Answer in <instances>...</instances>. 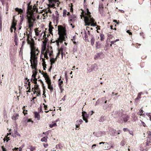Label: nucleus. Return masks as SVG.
<instances>
[{
	"label": "nucleus",
	"instance_id": "bf43d9fd",
	"mask_svg": "<svg viewBox=\"0 0 151 151\" xmlns=\"http://www.w3.org/2000/svg\"><path fill=\"white\" fill-rule=\"evenodd\" d=\"M123 130L124 132L127 131H129V130L127 128H124Z\"/></svg>",
	"mask_w": 151,
	"mask_h": 151
},
{
	"label": "nucleus",
	"instance_id": "69168bd1",
	"mask_svg": "<svg viewBox=\"0 0 151 151\" xmlns=\"http://www.w3.org/2000/svg\"><path fill=\"white\" fill-rule=\"evenodd\" d=\"M49 31L50 32L51 34V32H52V28H50L49 29Z\"/></svg>",
	"mask_w": 151,
	"mask_h": 151
},
{
	"label": "nucleus",
	"instance_id": "c9c22d12",
	"mask_svg": "<svg viewBox=\"0 0 151 151\" xmlns=\"http://www.w3.org/2000/svg\"><path fill=\"white\" fill-rule=\"evenodd\" d=\"M119 41V39H117L115 40H114L113 41H111V44H114L115 42H116L118 41Z\"/></svg>",
	"mask_w": 151,
	"mask_h": 151
},
{
	"label": "nucleus",
	"instance_id": "b1692460",
	"mask_svg": "<svg viewBox=\"0 0 151 151\" xmlns=\"http://www.w3.org/2000/svg\"><path fill=\"white\" fill-rule=\"evenodd\" d=\"M38 29V28L35 29V35L37 36H38L40 35V32L41 31H39Z\"/></svg>",
	"mask_w": 151,
	"mask_h": 151
},
{
	"label": "nucleus",
	"instance_id": "f8f14e48",
	"mask_svg": "<svg viewBox=\"0 0 151 151\" xmlns=\"http://www.w3.org/2000/svg\"><path fill=\"white\" fill-rule=\"evenodd\" d=\"M98 67L97 65L96 64L93 65L91 66V71L90 72H91L92 70H96L98 69Z\"/></svg>",
	"mask_w": 151,
	"mask_h": 151
},
{
	"label": "nucleus",
	"instance_id": "6e6d98bb",
	"mask_svg": "<svg viewBox=\"0 0 151 151\" xmlns=\"http://www.w3.org/2000/svg\"><path fill=\"white\" fill-rule=\"evenodd\" d=\"M26 120H27V122H30L31 121V120L30 119H24V121H26Z\"/></svg>",
	"mask_w": 151,
	"mask_h": 151
},
{
	"label": "nucleus",
	"instance_id": "ddd939ff",
	"mask_svg": "<svg viewBox=\"0 0 151 151\" xmlns=\"http://www.w3.org/2000/svg\"><path fill=\"white\" fill-rule=\"evenodd\" d=\"M60 51L61 52V54L62 55V57L63 58V48L62 47H61L60 49V50H58V52L57 54V55H56V57H58L59 55L60 54Z\"/></svg>",
	"mask_w": 151,
	"mask_h": 151
},
{
	"label": "nucleus",
	"instance_id": "4c0bfd02",
	"mask_svg": "<svg viewBox=\"0 0 151 151\" xmlns=\"http://www.w3.org/2000/svg\"><path fill=\"white\" fill-rule=\"evenodd\" d=\"M99 42H96V47L97 49H98L100 47V44H99Z\"/></svg>",
	"mask_w": 151,
	"mask_h": 151
},
{
	"label": "nucleus",
	"instance_id": "423d86ee",
	"mask_svg": "<svg viewBox=\"0 0 151 151\" xmlns=\"http://www.w3.org/2000/svg\"><path fill=\"white\" fill-rule=\"evenodd\" d=\"M82 116L83 120L85 121L86 123H87L88 122L87 119L88 117V114L84 111L82 112Z\"/></svg>",
	"mask_w": 151,
	"mask_h": 151
},
{
	"label": "nucleus",
	"instance_id": "f03ea898",
	"mask_svg": "<svg viewBox=\"0 0 151 151\" xmlns=\"http://www.w3.org/2000/svg\"><path fill=\"white\" fill-rule=\"evenodd\" d=\"M30 4L31 2H29L27 4L26 12L27 14V22L30 30H31V28L33 27V23L35 20L34 12L35 11L36 12H37L38 11L35 5L32 7V5H30Z\"/></svg>",
	"mask_w": 151,
	"mask_h": 151
},
{
	"label": "nucleus",
	"instance_id": "37998d69",
	"mask_svg": "<svg viewBox=\"0 0 151 151\" xmlns=\"http://www.w3.org/2000/svg\"><path fill=\"white\" fill-rule=\"evenodd\" d=\"M43 76L45 78V79H47V78H48V76L47 74V73H45L43 74Z\"/></svg>",
	"mask_w": 151,
	"mask_h": 151
},
{
	"label": "nucleus",
	"instance_id": "774afa93",
	"mask_svg": "<svg viewBox=\"0 0 151 151\" xmlns=\"http://www.w3.org/2000/svg\"><path fill=\"white\" fill-rule=\"evenodd\" d=\"M109 147V148H110V149L111 148H114V147L113 146V145H111V146L110 147Z\"/></svg>",
	"mask_w": 151,
	"mask_h": 151
},
{
	"label": "nucleus",
	"instance_id": "680f3d73",
	"mask_svg": "<svg viewBox=\"0 0 151 151\" xmlns=\"http://www.w3.org/2000/svg\"><path fill=\"white\" fill-rule=\"evenodd\" d=\"M66 95H65L63 98L62 99V100L63 101H65V97H66Z\"/></svg>",
	"mask_w": 151,
	"mask_h": 151
},
{
	"label": "nucleus",
	"instance_id": "09e8293b",
	"mask_svg": "<svg viewBox=\"0 0 151 151\" xmlns=\"http://www.w3.org/2000/svg\"><path fill=\"white\" fill-rule=\"evenodd\" d=\"M140 121L141 122L142 124L143 125V126L144 127H146V124L144 122H142V121L141 120H140Z\"/></svg>",
	"mask_w": 151,
	"mask_h": 151
},
{
	"label": "nucleus",
	"instance_id": "412c9836",
	"mask_svg": "<svg viewBox=\"0 0 151 151\" xmlns=\"http://www.w3.org/2000/svg\"><path fill=\"white\" fill-rule=\"evenodd\" d=\"M57 58H52L51 59H50V61L51 62V65L52 66L53 63H55V61L56 60Z\"/></svg>",
	"mask_w": 151,
	"mask_h": 151
},
{
	"label": "nucleus",
	"instance_id": "e2e57ef3",
	"mask_svg": "<svg viewBox=\"0 0 151 151\" xmlns=\"http://www.w3.org/2000/svg\"><path fill=\"white\" fill-rule=\"evenodd\" d=\"M59 4H60V2H56V3L55 4L56 5H56L57 7H58V6H59Z\"/></svg>",
	"mask_w": 151,
	"mask_h": 151
},
{
	"label": "nucleus",
	"instance_id": "052dcab7",
	"mask_svg": "<svg viewBox=\"0 0 151 151\" xmlns=\"http://www.w3.org/2000/svg\"><path fill=\"white\" fill-rule=\"evenodd\" d=\"M151 114L150 113H147L146 114V115L148 116L149 118L150 116H151V115H150Z\"/></svg>",
	"mask_w": 151,
	"mask_h": 151
},
{
	"label": "nucleus",
	"instance_id": "de8ad7c7",
	"mask_svg": "<svg viewBox=\"0 0 151 151\" xmlns=\"http://www.w3.org/2000/svg\"><path fill=\"white\" fill-rule=\"evenodd\" d=\"M55 14H56V19H57V18L58 19L59 17L57 11H56V12L55 13Z\"/></svg>",
	"mask_w": 151,
	"mask_h": 151
},
{
	"label": "nucleus",
	"instance_id": "2f4dec72",
	"mask_svg": "<svg viewBox=\"0 0 151 151\" xmlns=\"http://www.w3.org/2000/svg\"><path fill=\"white\" fill-rule=\"evenodd\" d=\"M143 110H142V108L140 109L139 110V112H138L139 114L141 116V115L143 116V115H144V114H143Z\"/></svg>",
	"mask_w": 151,
	"mask_h": 151
},
{
	"label": "nucleus",
	"instance_id": "58836bf2",
	"mask_svg": "<svg viewBox=\"0 0 151 151\" xmlns=\"http://www.w3.org/2000/svg\"><path fill=\"white\" fill-rule=\"evenodd\" d=\"M14 29V30L15 31L16 29V28L15 27H14L12 26H11L10 28V31L11 32H13V29Z\"/></svg>",
	"mask_w": 151,
	"mask_h": 151
},
{
	"label": "nucleus",
	"instance_id": "338daca9",
	"mask_svg": "<svg viewBox=\"0 0 151 151\" xmlns=\"http://www.w3.org/2000/svg\"><path fill=\"white\" fill-rule=\"evenodd\" d=\"M127 33H128L129 34V35H130L132 34V33L131 32H129V30H127Z\"/></svg>",
	"mask_w": 151,
	"mask_h": 151
},
{
	"label": "nucleus",
	"instance_id": "a19ab883",
	"mask_svg": "<svg viewBox=\"0 0 151 151\" xmlns=\"http://www.w3.org/2000/svg\"><path fill=\"white\" fill-rule=\"evenodd\" d=\"M142 94L143 93L142 92L139 93L138 94L137 98L138 99L141 98V94Z\"/></svg>",
	"mask_w": 151,
	"mask_h": 151
},
{
	"label": "nucleus",
	"instance_id": "a18cd8bd",
	"mask_svg": "<svg viewBox=\"0 0 151 151\" xmlns=\"http://www.w3.org/2000/svg\"><path fill=\"white\" fill-rule=\"evenodd\" d=\"M76 18V17L73 16L71 17V19H70V20L71 21H72L73 22V21H74L75 20V19Z\"/></svg>",
	"mask_w": 151,
	"mask_h": 151
},
{
	"label": "nucleus",
	"instance_id": "f257e3e1",
	"mask_svg": "<svg viewBox=\"0 0 151 151\" xmlns=\"http://www.w3.org/2000/svg\"><path fill=\"white\" fill-rule=\"evenodd\" d=\"M27 43L30 45L31 48L30 59V61L31 64L30 66L32 69H35L32 71L33 74L32 77L35 78L37 74V66L38 63L37 60V56L40 51L35 46V42L34 40L32 38L29 39V36H28L27 39Z\"/></svg>",
	"mask_w": 151,
	"mask_h": 151
},
{
	"label": "nucleus",
	"instance_id": "0e129e2a",
	"mask_svg": "<svg viewBox=\"0 0 151 151\" xmlns=\"http://www.w3.org/2000/svg\"><path fill=\"white\" fill-rule=\"evenodd\" d=\"M139 99L137 97L135 99V103H136V104H137V100H138Z\"/></svg>",
	"mask_w": 151,
	"mask_h": 151
},
{
	"label": "nucleus",
	"instance_id": "c85d7f7f",
	"mask_svg": "<svg viewBox=\"0 0 151 151\" xmlns=\"http://www.w3.org/2000/svg\"><path fill=\"white\" fill-rule=\"evenodd\" d=\"M11 0H0V1H1V3L3 5H4L5 4V2H6V1H10Z\"/></svg>",
	"mask_w": 151,
	"mask_h": 151
},
{
	"label": "nucleus",
	"instance_id": "9b49d317",
	"mask_svg": "<svg viewBox=\"0 0 151 151\" xmlns=\"http://www.w3.org/2000/svg\"><path fill=\"white\" fill-rule=\"evenodd\" d=\"M19 117L18 114L14 113L13 115L12 116V119L16 120L18 119Z\"/></svg>",
	"mask_w": 151,
	"mask_h": 151
},
{
	"label": "nucleus",
	"instance_id": "1a4fd4ad",
	"mask_svg": "<svg viewBox=\"0 0 151 151\" xmlns=\"http://www.w3.org/2000/svg\"><path fill=\"white\" fill-rule=\"evenodd\" d=\"M93 134L96 137H99L103 136V134H104V133L103 132L99 131L96 133L94 132L93 133Z\"/></svg>",
	"mask_w": 151,
	"mask_h": 151
},
{
	"label": "nucleus",
	"instance_id": "13d9d810",
	"mask_svg": "<svg viewBox=\"0 0 151 151\" xmlns=\"http://www.w3.org/2000/svg\"><path fill=\"white\" fill-rule=\"evenodd\" d=\"M66 12H67L66 10H64L63 12V16H65Z\"/></svg>",
	"mask_w": 151,
	"mask_h": 151
},
{
	"label": "nucleus",
	"instance_id": "8fccbe9b",
	"mask_svg": "<svg viewBox=\"0 0 151 151\" xmlns=\"http://www.w3.org/2000/svg\"><path fill=\"white\" fill-rule=\"evenodd\" d=\"M94 113V112L93 111H91L89 112V114L91 116L93 115Z\"/></svg>",
	"mask_w": 151,
	"mask_h": 151
},
{
	"label": "nucleus",
	"instance_id": "6e6552de",
	"mask_svg": "<svg viewBox=\"0 0 151 151\" xmlns=\"http://www.w3.org/2000/svg\"><path fill=\"white\" fill-rule=\"evenodd\" d=\"M104 57L103 54L102 53H98L96 54L95 56L94 59H98L102 58Z\"/></svg>",
	"mask_w": 151,
	"mask_h": 151
},
{
	"label": "nucleus",
	"instance_id": "bb28decb",
	"mask_svg": "<svg viewBox=\"0 0 151 151\" xmlns=\"http://www.w3.org/2000/svg\"><path fill=\"white\" fill-rule=\"evenodd\" d=\"M100 40L101 41H103L104 40V35L103 34H101L100 35Z\"/></svg>",
	"mask_w": 151,
	"mask_h": 151
},
{
	"label": "nucleus",
	"instance_id": "6ab92c4d",
	"mask_svg": "<svg viewBox=\"0 0 151 151\" xmlns=\"http://www.w3.org/2000/svg\"><path fill=\"white\" fill-rule=\"evenodd\" d=\"M42 60L43 61L42 65L43 66V70H45V68H46V64L45 62V59L44 58H42Z\"/></svg>",
	"mask_w": 151,
	"mask_h": 151
},
{
	"label": "nucleus",
	"instance_id": "79ce46f5",
	"mask_svg": "<svg viewBox=\"0 0 151 151\" xmlns=\"http://www.w3.org/2000/svg\"><path fill=\"white\" fill-rule=\"evenodd\" d=\"M77 123L80 122V124H79L80 125L83 122V121L82 119H80L79 120H78L76 121Z\"/></svg>",
	"mask_w": 151,
	"mask_h": 151
},
{
	"label": "nucleus",
	"instance_id": "7ed1b4c3",
	"mask_svg": "<svg viewBox=\"0 0 151 151\" xmlns=\"http://www.w3.org/2000/svg\"><path fill=\"white\" fill-rule=\"evenodd\" d=\"M58 33L59 38L57 40V45L59 46V42L62 43L65 39L64 35L66 34L65 28L61 26L58 27Z\"/></svg>",
	"mask_w": 151,
	"mask_h": 151
},
{
	"label": "nucleus",
	"instance_id": "473e14b6",
	"mask_svg": "<svg viewBox=\"0 0 151 151\" xmlns=\"http://www.w3.org/2000/svg\"><path fill=\"white\" fill-rule=\"evenodd\" d=\"M83 32L84 33V35H85V39H86L88 38V36L86 34V31L85 30H84L82 32H81V33H82Z\"/></svg>",
	"mask_w": 151,
	"mask_h": 151
},
{
	"label": "nucleus",
	"instance_id": "7c9ffc66",
	"mask_svg": "<svg viewBox=\"0 0 151 151\" xmlns=\"http://www.w3.org/2000/svg\"><path fill=\"white\" fill-rule=\"evenodd\" d=\"M56 126L57 124L56 122H54L52 124H50L49 125V127L51 128H52L53 127H55Z\"/></svg>",
	"mask_w": 151,
	"mask_h": 151
},
{
	"label": "nucleus",
	"instance_id": "49530a36",
	"mask_svg": "<svg viewBox=\"0 0 151 151\" xmlns=\"http://www.w3.org/2000/svg\"><path fill=\"white\" fill-rule=\"evenodd\" d=\"M30 151H33L35 149V147L31 146L30 148Z\"/></svg>",
	"mask_w": 151,
	"mask_h": 151
},
{
	"label": "nucleus",
	"instance_id": "864d4df0",
	"mask_svg": "<svg viewBox=\"0 0 151 151\" xmlns=\"http://www.w3.org/2000/svg\"><path fill=\"white\" fill-rule=\"evenodd\" d=\"M103 108L104 109H106L107 108V106L106 105H105L104 106H103Z\"/></svg>",
	"mask_w": 151,
	"mask_h": 151
},
{
	"label": "nucleus",
	"instance_id": "0eeeda50",
	"mask_svg": "<svg viewBox=\"0 0 151 151\" xmlns=\"http://www.w3.org/2000/svg\"><path fill=\"white\" fill-rule=\"evenodd\" d=\"M129 116L128 115H122L121 119L120 120H119V121H120L121 120H122V119H123L124 122H126L129 119Z\"/></svg>",
	"mask_w": 151,
	"mask_h": 151
},
{
	"label": "nucleus",
	"instance_id": "20e7f679",
	"mask_svg": "<svg viewBox=\"0 0 151 151\" xmlns=\"http://www.w3.org/2000/svg\"><path fill=\"white\" fill-rule=\"evenodd\" d=\"M90 14V12H89L87 15L84 17L85 25H91V26H96V23L95 22L94 19L91 17Z\"/></svg>",
	"mask_w": 151,
	"mask_h": 151
},
{
	"label": "nucleus",
	"instance_id": "3c124183",
	"mask_svg": "<svg viewBox=\"0 0 151 151\" xmlns=\"http://www.w3.org/2000/svg\"><path fill=\"white\" fill-rule=\"evenodd\" d=\"M88 28H89V27H87L86 28V30H88V31H87V34L89 35H90V37L91 38V35H90V31L88 30L87 29Z\"/></svg>",
	"mask_w": 151,
	"mask_h": 151
},
{
	"label": "nucleus",
	"instance_id": "f704fd0d",
	"mask_svg": "<svg viewBox=\"0 0 151 151\" xmlns=\"http://www.w3.org/2000/svg\"><path fill=\"white\" fill-rule=\"evenodd\" d=\"M104 120V116H101L99 119V121L100 122H103Z\"/></svg>",
	"mask_w": 151,
	"mask_h": 151
},
{
	"label": "nucleus",
	"instance_id": "ea45409f",
	"mask_svg": "<svg viewBox=\"0 0 151 151\" xmlns=\"http://www.w3.org/2000/svg\"><path fill=\"white\" fill-rule=\"evenodd\" d=\"M125 145V141L124 140H122L120 144V145L122 146H124Z\"/></svg>",
	"mask_w": 151,
	"mask_h": 151
},
{
	"label": "nucleus",
	"instance_id": "e433bc0d",
	"mask_svg": "<svg viewBox=\"0 0 151 151\" xmlns=\"http://www.w3.org/2000/svg\"><path fill=\"white\" fill-rule=\"evenodd\" d=\"M2 21L1 20V18L0 19V30L1 31L2 30Z\"/></svg>",
	"mask_w": 151,
	"mask_h": 151
},
{
	"label": "nucleus",
	"instance_id": "c756f323",
	"mask_svg": "<svg viewBox=\"0 0 151 151\" xmlns=\"http://www.w3.org/2000/svg\"><path fill=\"white\" fill-rule=\"evenodd\" d=\"M103 8V5L102 4H99V10L100 11Z\"/></svg>",
	"mask_w": 151,
	"mask_h": 151
},
{
	"label": "nucleus",
	"instance_id": "5701e85b",
	"mask_svg": "<svg viewBox=\"0 0 151 151\" xmlns=\"http://www.w3.org/2000/svg\"><path fill=\"white\" fill-rule=\"evenodd\" d=\"M48 87L50 91H52L53 90V88L52 86L51 85V83L48 84Z\"/></svg>",
	"mask_w": 151,
	"mask_h": 151
},
{
	"label": "nucleus",
	"instance_id": "72a5a7b5",
	"mask_svg": "<svg viewBox=\"0 0 151 151\" xmlns=\"http://www.w3.org/2000/svg\"><path fill=\"white\" fill-rule=\"evenodd\" d=\"M14 134H15L17 136H20V135L18 133L16 130H14Z\"/></svg>",
	"mask_w": 151,
	"mask_h": 151
},
{
	"label": "nucleus",
	"instance_id": "4468645a",
	"mask_svg": "<svg viewBox=\"0 0 151 151\" xmlns=\"http://www.w3.org/2000/svg\"><path fill=\"white\" fill-rule=\"evenodd\" d=\"M34 114L35 118L37 119L38 120H39L40 119V116L39 113L35 112L34 113Z\"/></svg>",
	"mask_w": 151,
	"mask_h": 151
},
{
	"label": "nucleus",
	"instance_id": "a211bd4d",
	"mask_svg": "<svg viewBox=\"0 0 151 151\" xmlns=\"http://www.w3.org/2000/svg\"><path fill=\"white\" fill-rule=\"evenodd\" d=\"M17 25V21L14 19V17H13V20L12 21L11 26L14 27H15Z\"/></svg>",
	"mask_w": 151,
	"mask_h": 151
},
{
	"label": "nucleus",
	"instance_id": "aec40b11",
	"mask_svg": "<svg viewBox=\"0 0 151 151\" xmlns=\"http://www.w3.org/2000/svg\"><path fill=\"white\" fill-rule=\"evenodd\" d=\"M132 117L133 119V121H135L137 119V117L136 116L135 114L134 113H133L132 114Z\"/></svg>",
	"mask_w": 151,
	"mask_h": 151
},
{
	"label": "nucleus",
	"instance_id": "5fc2aeb1",
	"mask_svg": "<svg viewBox=\"0 0 151 151\" xmlns=\"http://www.w3.org/2000/svg\"><path fill=\"white\" fill-rule=\"evenodd\" d=\"M24 146V145H22L19 148V151H21L22 148Z\"/></svg>",
	"mask_w": 151,
	"mask_h": 151
},
{
	"label": "nucleus",
	"instance_id": "603ef678",
	"mask_svg": "<svg viewBox=\"0 0 151 151\" xmlns=\"http://www.w3.org/2000/svg\"><path fill=\"white\" fill-rule=\"evenodd\" d=\"M100 101L99 100H98L96 102L95 104V106H96L99 104Z\"/></svg>",
	"mask_w": 151,
	"mask_h": 151
},
{
	"label": "nucleus",
	"instance_id": "a878e982",
	"mask_svg": "<svg viewBox=\"0 0 151 151\" xmlns=\"http://www.w3.org/2000/svg\"><path fill=\"white\" fill-rule=\"evenodd\" d=\"M48 53H49V50H46L44 54V58H46L47 59L48 58L47 56Z\"/></svg>",
	"mask_w": 151,
	"mask_h": 151
},
{
	"label": "nucleus",
	"instance_id": "4d7b16f0",
	"mask_svg": "<svg viewBox=\"0 0 151 151\" xmlns=\"http://www.w3.org/2000/svg\"><path fill=\"white\" fill-rule=\"evenodd\" d=\"M1 148L2 150V151H7L6 149V148H4L3 146L1 147Z\"/></svg>",
	"mask_w": 151,
	"mask_h": 151
},
{
	"label": "nucleus",
	"instance_id": "2eb2a0df",
	"mask_svg": "<svg viewBox=\"0 0 151 151\" xmlns=\"http://www.w3.org/2000/svg\"><path fill=\"white\" fill-rule=\"evenodd\" d=\"M112 115L114 117L118 118L120 116V113L118 111H115Z\"/></svg>",
	"mask_w": 151,
	"mask_h": 151
},
{
	"label": "nucleus",
	"instance_id": "4be33fe9",
	"mask_svg": "<svg viewBox=\"0 0 151 151\" xmlns=\"http://www.w3.org/2000/svg\"><path fill=\"white\" fill-rule=\"evenodd\" d=\"M47 136L44 137L43 138L41 139V141L43 142H46L47 141Z\"/></svg>",
	"mask_w": 151,
	"mask_h": 151
},
{
	"label": "nucleus",
	"instance_id": "f3484780",
	"mask_svg": "<svg viewBox=\"0 0 151 151\" xmlns=\"http://www.w3.org/2000/svg\"><path fill=\"white\" fill-rule=\"evenodd\" d=\"M109 143L107 142H106L104 146V149L105 150H106L110 149V148H109Z\"/></svg>",
	"mask_w": 151,
	"mask_h": 151
},
{
	"label": "nucleus",
	"instance_id": "393cba45",
	"mask_svg": "<svg viewBox=\"0 0 151 151\" xmlns=\"http://www.w3.org/2000/svg\"><path fill=\"white\" fill-rule=\"evenodd\" d=\"M15 10L18 12V13L19 14H22L23 12V10L21 9L18 8H17L15 9Z\"/></svg>",
	"mask_w": 151,
	"mask_h": 151
},
{
	"label": "nucleus",
	"instance_id": "cd10ccee",
	"mask_svg": "<svg viewBox=\"0 0 151 151\" xmlns=\"http://www.w3.org/2000/svg\"><path fill=\"white\" fill-rule=\"evenodd\" d=\"M46 82H47V84L51 83V80L49 79V77L47 79H45Z\"/></svg>",
	"mask_w": 151,
	"mask_h": 151
},
{
	"label": "nucleus",
	"instance_id": "9d476101",
	"mask_svg": "<svg viewBox=\"0 0 151 151\" xmlns=\"http://www.w3.org/2000/svg\"><path fill=\"white\" fill-rule=\"evenodd\" d=\"M63 83V81H61L58 83V86L60 90L61 93H62L64 90V89L63 88V86H62Z\"/></svg>",
	"mask_w": 151,
	"mask_h": 151
},
{
	"label": "nucleus",
	"instance_id": "dca6fc26",
	"mask_svg": "<svg viewBox=\"0 0 151 151\" xmlns=\"http://www.w3.org/2000/svg\"><path fill=\"white\" fill-rule=\"evenodd\" d=\"M91 43L92 45H93L94 44L95 39L93 35H91Z\"/></svg>",
	"mask_w": 151,
	"mask_h": 151
},
{
	"label": "nucleus",
	"instance_id": "39448f33",
	"mask_svg": "<svg viewBox=\"0 0 151 151\" xmlns=\"http://www.w3.org/2000/svg\"><path fill=\"white\" fill-rule=\"evenodd\" d=\"M59 0H49V3L50 4L49 5V7L55 8L56 5L55 4L56 2H58Z\"/></svg>",
	"mask_w": 151,
	"mask_h": 151
},
{
	"label": "nucleus",
	"instance_id": "c03bdc74",
	"mask_svg": "<svg viewBox=\"0 0 151 151\" xmlns=\"http://www.w3.org/2000/svg\"><path fill=\"white\" fill-rule=\"evenodd\" d=\"M116 130L114 129H113L111 131V132L113 134V136H114L115 135V134L116 133Z\"/></svg>",
	"mask_w": 151,
	"mask_h": 151
}]
</instances>
